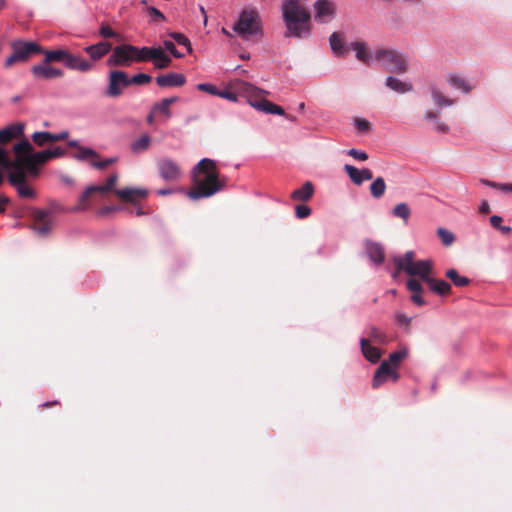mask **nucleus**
Returning a JSON list of instances; mask_svg holds the SVG:
<instances>
[{
	"mask_svg": "<svg viewBox=\"0 0 512 512\" xmlns=\"http://www.w3.org/2000/svg\"><path fill=\"white\" fill-rule=\"evenodd\" d=\"M191 179L192 187L187 195L192 200L209 198L226 186V178L220 175L216 162L209 158L198 162L192 170Z\"/></svg>",
	"mask_w": 512,
	"mask_h": 512,
	"instance_id": "f257e3e1",
	"label": "nucleus"
},
{
	"mask_svg": "<svg viewBox=\"0 0 512 512\" xmlns=\"http://www.w3.org/2000/svg\"><path fill=\"white\" fill-rule=\"evenodd\" d=\"M282 10L288 36L300 38L309 33L311 14L298 0H285Z\"/></svg>",
	"mask_w": 512,
	"mask_h": 512,
	"instance_id": "f03ea898",
	"label": "nucleus"
},
{
	"mask_svg": "<svg viewBox=\"0 0 512 512\" xmlns=\"http://www.w3.org/2000/svg\"><path fill=\"white\" fill-rule=\"evenodd\" d=\"M394 263L397 266V273L401 270L405 271L408 275L419 276L427 282L429 274L432 269V262L430 260L414 261V252L408 251L404 257H394Z\"/></svg>",
	"mask_w": 512,
	"mask_h": 512,
	"instance_id": "7ed1b4c3",
	"label": "nucleus"
},
{
	"mask_svg": "<svg viewBox=\"0 0 512 512\" xmlns=\"http://www.w3.org/2000/svg\"><path fill=\"white\" fill-rule=\"evenodd\" d=\"M232 29L243 38L258 34L261 31L258 12L254 9H244Z\"/></svg>",
	"mask_w": 512,
	"mask_h": 512,
	"instance_id": "20e7f679",
	"label": "nucleus"
},
{
	"mask_svg": "<svg viewBox=\"0 0 512 512\" xmlns=\"http://www.w3.org/2000/svg\"><path fill=\"white\" fill-rule=\"evenodd\" d=\"M375 60L382 66L394 73L402 74L407 70V61L405 57L394 49L381 48L374 53Z\"/></svg>",
	"mask_w": 512,
	"mask_h": 512,
	"instance_id": "39448f33",
	"label": "nucleus"
},
{
	"mask_svg": "<svg viewBox=\"0 0 512 512\" xmlns=\"http://www.w3.org/2000/svg\"><path fill=\"white\" fill-rule=\"evenodd\" d=\"M13 151L16 156L14 161L10 160L6 150L0 147V167L10 169L11 166L19 167L22 163L27 165L28 152L33 151V146L24 138L14 145Z\"/></svg>",
	"mask_w": 512,
	"mask_h": 512,
	"instance_id": "423d86ee",
	"label": "nucleus"
},
{
	"mask_svg": "<svg viewBox=\"0 0 512 512\" xmlns=\"http://www.w3.org/2000/svg\"><path fill=\"white\" fill-rule=\"evenodd\" d=\"M13 53L5 60V68H10L17 62H25L34 53H41L42 48L35 42L14 41L11 44Z\"/></svg>",
	"mask_w": 512,
	"mask_h": 512,
	"instance_id": "0eeeda50",
	"label": "nucleus"
},
{
	"mask_svg": "<svg viewBox=\"0 0 512 512\" xmlns=\"http://www.w3.org/2000/svg\"><path fill=\"white\" fill-rule=\"evenodd\" d=\"M129 86V76L121 70H112L109 73L108 86L105 91L106 96L117 98L122 94L123 89Z\"/></svg>",
	"mask_w": 512,
	"mask_h": 512,
	"instance_id": "6e6552de",
	"label": "nucleus"
},
{
	"mask_svg": "<svg viewBox=\"0 0 512 512\" xmlns=\"http://www.w3.org/2000/svg\"><path fill=\"white\" fill-rule=\"evenodd\" d=\"M66 153V150L61 147H55L54 149H47L44 151L32 153L28 152L27 166L35 172L36 166L46 163L48 160L61 157Z\"/></svg>",
	"mask_w": 512,
	"mask_h": 512,
	"instance_id": "1a4fd4ad",
	"label": "nucleus"
},
{
	"mask_svg": "<svg viewBox=\"0 0 512 512\" xmlns=\"http://www.w3.org/2000/svg\"><path fill=\"white\" fill-rule=\"evenodd\" d=\"M133 45H120L113 49L112 55L108 58L109 66H129L133 60Z\"/></svg>",
	"mask_w": 512,
	"mask_h": 512,
	"instance_id": "9d476101",
	"label": "nucleus"
},
{
	"mask_svg": "<svg viewBox=\"0 0 512 512\" xmlns=\"http://www.w3.org/2000/svg\"><path fill=\"white\" fill-rule=\"evenodd\" d=\"M157 168L161 178L167 182H175L181 177L180 165L170 158L159 159Z\"/></svg>",
	"mask_w": 512,
	"mask_h": 512,
	"instance_id": "9b49d317",
	"label": "nucleus"
},
{
	"mask_svg": "<svg viewBox=\"0 0 512 512\" xmlns=\"http://www.w3.org/2000/svg\"><path fill=\"white\" fill-rule=\"evenodd\" d=\"M399 378V374L395 367H392L387 361H383L375 372L372 385L374 388H378L389 379L394 382Z\"/></svg>",
	"mask_w": 512,
	"mask_h": 512,
	"instance_id": "f8f14e48",
	"label": "nucleus"
},
{
	"mask_svg": "<svg viewBox=\"0 0 512 512\" xmlns=\"http://www.w3.org/2000/svg\"><path fill=\"white\" fill-rule=\"evenodd\" d=\"M315 20L320 23L328 22L336 12L335 4L330 0H317L314 3Z\"/></svg>",
	"mask_w": 512,
	"mask_h": 512,
	"instance_id": "ddd939ff",
	"label": "nucleus"
},
{
	"mask_svg": "<svg viewBox=\"0 0 512 512\" xmlns=\"http://www.w3.org/2000/svg\"><path fill=\"white\" fill-rule=\"evenodd\" d=\"M31 72L36 79L50 80L55 78H61L64 73L62 70L50 66L48 63L43 62L38 65H34L31 68Z\"/></svg>",
	"mask_w": 512,
	"mask_h": 512,
	"instance_id": "4468645a",
	"label": "nucleus"
},
{
	"mask_svg": "<svg viewBox=\"0 0 512 512\" xmlns=\"http://www.w3.org/2000/svg\"><path fill=\"white\" fill-rule=\"evenodd\" d=\"M10 169H13L12 172L8 175L9 183L14 186L15 188L19 185H23L26 182V172L34 177L38 176L39 174V168L36 166L35 172L31 171L26 164L17 166H11Z\"/></svg>",
	"mask_w": 512,
	"mask_h": 512,
	"instance_id": "2eb2a0df",
	"label": "nucleus"
},
{
	"mask_svg": "<svg viewBox=\"0 0 512 512\" xmlns=\"http://www.w3.org/2000/svg\"><path fill=\"white\" fill-rule=\"evenodd\" d=\"M344 171L356 186H360L364 181H369L373 178V173L368 168L358 169L350 164H345Z\"/></svg>",
	"mask_w": 512,
	"mask_h": 512,
	"instance_id": "dca6fc26",
	"label": "nucleus"
},
{
	"mask_svg": "<svg viewBox=\"0 0 512 512\" xmlns=\"http://www.w3.org/2000/svg\"><path fill=\"white\" fill-rule=\"evenodd\" d=\"M115 195L122 201L136 204L140 199L147 197L148 191L140 188H124L115 190Z\"/></svg>",
	"mask_w": 512,
	"mask_h": 512,
	"instance_id": "f3484780",
	"label": "nucleus"
},
{
	"mask_svg": "<svg viewBox=\"0 0 512 512\" xmlns=\"http://www.w3.org/2000/svg\"><path fill=\"white\" fill-rule=\"evenodd\" d=\"M156 83L160 87H181L186 83V77L181 73L171 72L157 76Z\"/></svg>",
	"mask_w": 512,
	"mask_h": 512,
	"instance_id": "a211bd4d",
	"label": "nucleus"
},
{
	"mask_svg": "<svg viewBox=\"0 0 512 512\" xmlns=\"http://www.w3.org/2000/svg\"><path fill=\"white\" fill-rule=\"evenodd\" d=\"M64 64L72 70L80 72H88L92 69L93 65L79 55H74L68 51Z\"/></svg>",
	"mask_w": 512,
	"mask_h": 512,
	"instance_id": "6ab92c4d",
	"label": "nucleus"
},
{
	"mask_svg": "<svg viewBox=\"0 0 512 512\" xmlns=\"http://www.w3.org/2000/svg\"><path fill=\"white\" fill-rule=\"evenodd\" d=\"M25 125L23 123H13L0 130V143L6 144L13 139L23 136Z\"/></svg>",
	"mask_w": 512,
	"mask_h": 512,
	"instance_id": "aec40b11",
	"label": "nucleus"
},
{
	"mask_svg": "<svg viewBox=\"0 0 512 512\" xmlns=\"http://www.w3.org/2000/svg\"><path fill=\"white\" fill-rule=\"evenodd\" d=\"M111 49V43L107 41H101L97 44L85 47L84 51L90 56L91 60L97 61L108 54Z\"/></svg>",
	"mask_w": 512,
	"mask_h": 512,
	"instance_id": "412c9836",
	"label": "nucleus"
},
{
	"mask_svg": "<svg viewBox=\"0 0 512 512\" xmlns=\"http://www.w3.org/2000/svg\"><path fill=\"white\" fill-rule=\"evenodd\" d=\"M351 48L355 51L356 58L366 65H370L375 59L374 55L370 52L367 43L365 42H352Z\"/></svg>",
	"mask_w": 512,
	"mask_h": 512,
	"instance_id": "4be33fe9",
	"label": "nucleus"
},
{
	"mask_svg": "<svg viewBox=\"0 0 512 512\" xmlns=\"http://www.w3.org/2000/svg\"><path fill=\"white\" fill-rule=\"evenodd\" d=\"M231 87L234 90H236L248 97H259L262 94L268 93L264 90H261V89L255 87L254 85H252L248 82L242 81V80H235L234 82L231 83Z\"/></svg>",
	"mask_w": 512,
	"mask_h": 512,
	"instance_id": "5701e85b",
	"label": "nucleus"
},
{
	"mask_svg": "<svg viewBox=\"0 0 512 512\" xmlns=\"http://www.w3.org/2000/svg\"><path fill=\"white\" fill-rule=\"evenodd\" d=\"M156 69H165L170 66L172 59L166 54L162 47H153L151 60Z\"/></svg>",
	"mask_w": 512,
	"mask_h": 512,
	"instance_id": "b1692460",
	"label": "nucleus"
},
{
	"mask_svg": "<svg viewBox=\"0 0 512 512\" xmlns=\"http://www.w3.org/2000/svg\"><path fill=\"white\" fill-rule=\"evenodd\" d=\"M102 196L99 188L92 185L86 188L79 198L78 209H86L92 202L96 201L97 197Z\"/></svg>",
	"mask_w": 512,
	"mask_h": 512,
	"instance_id": "393cba45",
	"label": "nucleus"
},
{
	"mask_svg": "<svg viewBox=\"0 0 512 512\" xmlns=\"http://www.w3.org/2000/svg\"><path fill=\"white\" fill-rule=\"evenodd\" d=\"M314 194V186L310 181L303 184L302 187L294 190L291 194V199L294 201L306 202L312 198Z\"/></svg>",
	"mask_w": 512,
	"mask_h": 512,
	"instance_id": "a878e982",
	"label": "nucleus"
},
{
	"mask_svg": "<svg viewBox=\"0 0 512 512\" xmlns=\"http://www.w3.org/2000/svg\"><path fill=\"white\" fill-rule=\"evenodd\" d=\"M177 101L178 97L164 98L153 105L152 113L163 114L169 118L171 116L170 106Z\"/></svg>",
	"mask_w": 512,
	"mask_h": 512,
	"instance_id": "bb28decb",
	"label": "nucleus"
},
{
	"mask_svg": "<svg viewBox=\"0 0 512 512\" xmlns=\"http://www.w3.org/2000/svg\"><path fill=\"white\" fill-rule=\"evenodd\" d=\"M360 344L362 353L367 360L372 363H376L380 359L381 353L378 348L371 346L364 338L360 340Z\"/></svg>",
	"mask_w": 512,
	"mask_h": 512,
	"instance_id": "cd10ccee",
	"label": "nucleus"
},
{
	"mask_svg": "<svg viewBox=\"0 0 512 512\" xmlns=\"http://www.w3.org/2000/svg\"><path fill=\"white\" fill-rule=\"evenodd\" d=\"M257 109L269 114L284 115V109L268 100L262 99L252 104Z\"/></svg>",
	"mask_w": 512,
	"mask_h": 512,
	"instance_id": "c85d7f7f",
	"label": "nucleus"
},
{
	"mask_svg": "<svg viewBox=\"0 0 512 512\" xmlns=\"http://www.w3.org/2000/svg\"><path fill=\"white\" fill-rule=\"evenodd\" d=\"M386 86L398 93H406L412 90L411 84L403 82L392 76L387 77Z\"/></svg>",
	"mask_w": 512,
	"mask_h": 512,
	"instance_id": "c756f323",
	"label": "nucleus"
},
{
	"mask_svg": "<svg viewBox=\"0 0 512 512\" xmlns=\"http://www.w3.org/2000/svg\"><path fill=\"white\" fill-rule=\"evenodd\" d=\"M366 251L371 260H373L376 264H380L384 260V252L382 247L379 244L367 242L366 243Z\"/></svg>",
	"mask_w": 512,
	"mask_h": 512,
	"instance_id": "7c9ffc66",
	"label": "nucleus"
},
{
	"mask_svg": "<svg viewBox=\"0 0 512 512\" xmlns=\"http://www.w3.org/2000/svg\"><path fill=\"white\" fill-rule=\"evenodd\" d=\"M41 53H44L45 58L44 62L50 64L52 62H65L68 51L64 49L57 50H42Z\"/></svg>",
	"mask_w": 512,
	"mask_h": 512,
	"instance_id": "2f4dec72",
	"label": "nucleus"
},
{
	"mask_svg": "<svg viewBox=\"0 0 512 512\" xmlns=\"http://www.w3.org/2000/svg\"><path fill=\"white\" fill-rule=\"evenodd\" d=\"M370 194L373 198L379 199L386 192V183L382 177H377L369 187Z\"/></svg>",
	"mask_w": 512,
	"mask_h": 512,
	"instance_id": "473e14b6",
	"label": "nucleus"
},
{
	"mask_svg": "<svg viewBox=\"0 0 512 512\" xmlns=\"http://www.w3.org/2000/svg\"><path fill=\"white\" fill-rule=\"evenodd\" d=\"M430 289L439 295H446L450 292L451 286L444 280L427 279Z\"/></svg>",
	"mask_w": 512,
	"mask_h": 512,
	"instance_id": "72a5a7b5",
	"label": "nucleus"
},
{
	"mask_svg": "<svg viewBox=\"0 0 512 512\" xmlns=\"http://www.w3.org/2000/svg\"><path fill=\"white\" fill-rule=\"evenodd\" d=\"M150 144L151 137L148 134H143L139 139L132 142L131 150L134 153H142L150 147Z\"/></svg>",
	"mask_w": 512,
	"mask_h": 512,
	"instance_id": "f704fd0d",
	"label": "nucleus"
},
{
	"mask_svg": "<svg viewBox=\"0 0 512 512\" xmlns=\"http://www.w3.org/2000/svg\"><path fill=\"white\" fill-rule=\"evenodd\" d=\"M330 46L334 54L337 56L343 55L345 53L344 43L341 35L338 32H334L331 34L329 38Z\"/></svg>",
	"mask_w": 512,
	"mask_h": 512,
	"instance_id": "c9c22d12",
	"label": "nucleus"
},
{
	"mask_svg": "<svg viewBox=\"0 0 512 512\" xmlns=\"http://www.w3.org/2000/svg\"><path fill=\"white\" fill-rule=\"evenodd\" d=\"M448 83L451 87L459 89L464 93H469L472 90V87L466 82V80L458 75H450L448 78Z\"/></svg>",
	"mask_w": 512,
	"mask_h": 512,
	"instance_id": "e433bc0d",
	"label": "nucleus"
},
{
	"mask_svg": "<svg viewBox=\"0 0 512 512\" xmlns=\"http://www.w3.org/2000/svg\"><path fill=\"white\" fill-rule=\"evenodd\" d=\"M153 51V47H136L134 46L133 50V60L135 62H146L151 60V54Z\"/></svg>",
	"mask_w": 512,
	"mask_h": 512,
	"instance_id": "4c0bfd02",
	"label": "nucleus"
},
{
	"mask_svg": "<svg viewBox=\"0 0 512 512\" xmlns=\"http://www.w3.org/2000/svg\"><path fill=\"white\" fill-rule=\"evenodd\" d=\"M392 214L402 221L407 222L411 215V209L408 204L399 203L393 208Z\"/></svg>",
	"mask_w": 512,
	"mask_h": 512,
	"instance_id": "58836bf2",
	"label": "nucleus"
},
{
	"mask_svg": "<svg viewBox=\"0 0 512 512\" xmlns=\"http://www.w3.org/2000/svg\"><path fill=\"white\" fill-rule=\"evenodd\" d=\"M32 140L39 147H43L47 144H51V132H48V131L35 132L32 134Z\"/></svg>",
	"mask_w": 512,
	"mask_h": 512,
	"instance_id": "ea45409f",
	"label": "nucleus"
},
{
	"mask_svg": "<svg viewBox=\"0 0 512 512\" xmlns=\"http://www.w3.org/2000/svg\"><path fill=\"white\" fill-rule=\"evenodd\" d=\"M31 217L36 222H42L43 224H48L51 222V217L48 214V211L46 208L44 209H37L34 208L31 211Z\"/></svg>",
	"mask_w": 512,
	"mask_h": 512,
	"instance_id": "a19ab883",
	"label": "nucleus"
},
{
	"mask_svg": "<svg viewBox=\"0 0 512 512\" xmlns=\"http://www.w3.org/2000/svg\"><path fill=\"white\" fill-rule=\"evenodd\" d=\"M117 181H118V175L116 173H114L107 178L105 185H96V186L99 188L101 195H104L105 193L110 192V191L115 193L116 189H114V187H115Z\"/></svg>",
	"mask_w": 512,
	"mask_h": 512,
	"instance_id": "79ce46f5",
	"label": "nucleus"
},
{
	"mask_svg": "<svg viewBox=\"0 0 512 512\" xmlns=\"http://www.w3.org/2000/svg\"><path fill=\"white\" fill-rule=\"evenodd\" d=\"M432 97L435 104L439 107L451 106L454 100L446 98L439 90L432 88Z\"/></svg>",
	"mask_w": 512,
	"mask_h": 512,
	"instance_id": "37998d69",
	"label": "nucleus"
},
{
	"mask_svg": "<svg viewBox=\"0 0 512 512\" xmlns=\"http://www.w3.org/2000/svg\"><path fill=\"white\" fill-rule=\"evenodd\" d=\"M408 355V350L406 348H402L396 352H393L390 354L389 356V361H387L388 363H390V365L392 367H395V369H397V367L399 366L400 362Z\"/></svg>",
	"mask_w": 512,
	"mask_h": 512,
	"instance_id": "c03bdc74",
	"label": "nucleus"
},
{
	"mask_svg": "<svg viewBox=\"0 0 512 512\" xmlns=\"http://www.w3.org/2000/svg\"><path fill=\"white\" fill-rule=\"evenodd\" d=\"M446 276L456 285V286H459V287H462V286H465L469 283V279L464 277V276H460L456 270L454 269H450L447 271L446 273Z\"/></svg>",
	"mask_w": 512,
	"mask_h": 512,
	"instance_id": "a18cd8bd",
	"label": "nucleus"
},
{
	"mask_svg": "<svg viewBox=\"0 0 512 512\" xmlns=\"http://www.w3.org/2000/svg\"><path fill=\"white\" fill-rule=\"evenodd\" d=\"M169 36L175 40L179 45L186 47L188 53H192V45L190 40L182 33L171 32Z\"/></svg>",
	"mask_w": 512,
	"mask_h": 512,
	"instance_id": "49530a36",
	"label": "nucleus"
},
{
	"mask_svg": "<svg viewBox=\"0 0 512 512\" xmlns=\"http://www.w3.org/2000/svg\"><path fill=\"white\" fill-rule=\"evenodd\" d=\"M46 209L52 221L55 220L57 215H60L66 211V209L59 202L56 201L49 202Z\"/></svg>",
	"mask_w": 512,
	"mask_h": 512,
	"instance_id": "de8ad7c7",
	"label": "nucleus"
},
{
	"mask_svg": "<svg viewBox=\"0 0 512 512\" xmlns=\"http://www.w3.org/2000/svg\"><path fill=\"white\" fill-rule=\"evenodd\" d=\"M152 80V77L145 73H139L134 75L133 77L129 78V86L134 85H144L150 83Z\"/></svg>",
	"mask_w": 512,
	"mask_h": 512,
	"instance_id": "09e8293b",
	"label": "nucleus"
},
{
	"mask_svg": "<svg viewBox=\"0 0 512 512\" xmlns=\"http://www.w3.org/2000/svg\"><path fill=\"white\" fill-rule=\"evenodd\" d=\"M438 235L444 245H450L454 241L453 233L445 228L440 227L438 229Z\"/></svg>",
	"mask_w": 512,
	"mask_h": 512,
	"instance_id": "8fccbe9b",
	"label": "nucleus"
},
{
	"mask_svg": "<svg viewBox=\"0 0 512 512\" xmlns=\"http://www.w3.org/2000/svg\"><path fill=\"white\" fill-rule=\"evenodd\" d=\"M16 189H17V192L20 197H23V198H34L35 197L34 190L31 187H29L26 182L23 185H19L18 187H16Z\"/></svg>",
	"mask_w": 512,
	"mask_h": 512,
	"instance_id": "3c124183",
	"label": "nucleus"
},
{
	"mask_svg": "<svg viewBox=\"0 0 512 512\" xmlns=\"http://www.w3.org/2000/svg\"><path fill=\"white\" fill-rule=\"evenodd\" d=\"M355 127L360 133H368L371 130V123L362 118H357L355 120Z\"/></svg>",
	"mask_w": 512,
	"mask_h": 512,
	"instance_id": "603ef678",
	"label": "nucleus"
},
{
	"mask_svg": "<svg viewBox=\"0 0 512 512\" xmlns=\"http://www.w3.org/2000/svg\"><path fill=\"white\" fill-rule=\"evenodd\" d=\"M77 158L80 160H85L88 158H98V154L90 148L80 147Z\"/></svg>",
	"mask_w": 512,
	"mask_h": 512,
	"instance_id": "864d4df0",
	"label": "nucleus"
},
{
	"mask_svg": "<svg viewBox=\"0 0 512 512\" xmlns=\"http://www.w3.org/2000/svg\"><path fill=\"white\" fill-rule=\"evenodd\" d=\"M295 214L299 219H304L311 214V208L305 204H299L295 207Z\"/></svg>",
	"mask_w": 512,
	"mask_h": 512,
	"instance_id": "5fc2aeb1",
	"label": "nucleus"
},
{
	"mask_svg": "<svg viewBox=\"0 0 512 512\" xmlns=\"http://www.w3.org/2000/svg\"><path fill=\"white\" fill-rule=\"evenodd\" d=\"M197 89L199 91L206 92L215 96H217L219 91V89L215 85L209 83H200L197 85Z\"/></svg>",
	"mask_w": 512,
	"mask_h": 512,
	"instance_id": "6e6d98bb",
	"label": "nucleus"
},
{
	"mask_svg": "<svg viewBox=\"0 0 512 512\" xmlns=\"http://www.w3.org/2000/svg\"><path fill=\"white\" fill-rule=\"evenodd\" d=\"M483 183L489 187H492L494 189L500 190L502 192H509L510 183H496L489 180H483Z\"/></svg>",
	"mask_w": 512,
	"mask_h": 512,
	"instance_id": "4d7b16f0",
	"label": "nucleus"
},
{
	"mask_svg": "<svg viewBox=\"0 0 512 512\" xmlns=\"http://www.w3.org/2000/svg\"><path fill=\"white\" fill-rule=\"evenodd\" d=\"M347 154L359 161H366L368 159V154L365 151L357 150L354 148L348 150Z\"/></svg>",
	"mask_w": 512,
	"mask_h": 512,
	"instance_id": "13d9d810",
	"label": "nucleus"
},
{
	"mask_svg": "<svg viewBox=\"0 0 512 512\" xmlns=\"http://www.w3.org/2000/svg\"><path fill=\"white\" fill-rule=\"evenodd\" d=\"M164 47L168 50L175 58H182L183 54H181L177 49L175 44L172 41L166 40L164 41Z\"/></svg>",
	"mask_w": 512,
	"mask_h": 512,
	"instance_id": "bf43d9fd",
	"label": "nucleus"
},
{
	"mask_svg": "<svg viewBox=\"0 0 512 512\" xmlns=\"http://www.w3.org/2000/svg\"><path fill=\"white\" fill-rule=\"evenodd\" d=\"M115 162H116V158H108L103 161H92L91 164L93 167L102 170V169L107 168L109 165H111Z\"/></svg>",
	"mask_w": 512,
	"mask_h": 512,
	"instance_id": "052dcab7",
	"label": "nucleus"
},
{
	"mask_svg": "<svg viewBox=\"0 0 512 512\" xmlns=\"http://www.w3.org/2000/svg\"><path fill=\"white\" fill-rule=\"evenodd\" d=\"M33 232L39 237H44L51 232L52 226H32Z\"/></svg>",
	"mask_w": 512,
	"mask_h": 512,
	"instance_id": "680f3d73",
	"label": "nucleus"
},
{
	"mask_svg": "<svg viewBox=\"0 0 512 512\" xmlns=\"http://www.w3.org/2000/svg\"><path fill=\"white\" fill-rule=\"evenodd\" d=\"M407 288L412 292V293H418V292H422V286H421V283L416 280V279H410L408 280L407 282Z\"/></svg>",
	"mask_w": 512,
	"mask_h": 512,
	"instance_id": "e2e57ef3",
	"label": "nucleus"
},
{
	"mask_svg": "<svg viewBox=\"0 0 512 512\" xmlns=\"http://www.w3.org/2000/svg\"><path fill=\"white\" fill-rule=\"evenodd\" d=\"M100 35L105 38H113L116 36V33L109 25L102 24L100 28Z\"/></svg>",
	"mask_w": 512,
	"mask_h": 512,
	"instance_id": "0e129e2a",
	"label": "nucleus"
},
{
	"mask_svg": "<svg viewBox=\"0 0 512 512\" xmlns=\"http://www.w3.org/2000/svg\"><path fill=\"white\" fill-rule=\"evenodd\" d=\"M217 96L227 99V100H230V101H233V102L237 101V95L234 92L229 91V90H223V91L219 90Z\"/></svg>",
	"mask_w": 512,
	"mask_h": 512,
	"instance_id": "69168bd1",
	"label": "nucleus"
},
{
	"mask_svg": "<svg viewBox=\"0 0 512 512\" xmlns=\"http://www.w3.org/2000/svg\"><path fill=\"white\" fill-rule=\"evenodd\" d=\"M148 12L156 20H160V21H164L165 20V16L163 15V13L160 10H158L157 8H155V7H149L148 8Z\"/></svg>",
	"mask_w": 512,
	"mask_h": 512,
	"instance_id": "338daca9",
	"label": "nucleus"
},
{
	"mask_svg": "<svg viewBox=\"0 0 512 512\" xmlns=\"http://www.w3.org/2000/svg\"><path fill=\"white\" fill-rule=\"evenodd\" d=\"M68 135H69V133L67 131H62L57 134L51 133V143L65 140L68 137Z\"/></svg>",
	"mask_w": 512,
	"mask_h": 512,
	"instance_id": "774afa93",
	"label": "nucleus"
}]
</instances>
